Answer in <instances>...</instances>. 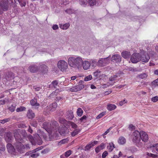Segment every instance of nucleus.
<instances>
[{
	"label": "nucleus",
	"instance_id": "nucleus-1",
	"mask_svg": "<svg viewBox=\"0 0 158 158\" xmlns=\"http://www.w3.org/2000/svg\"><path fill=\"white\" fill-rule=\"evenodd\" d=\"M27 134L24 130H19L17 132L15 133L14 136L17 141L14 144L15 146L17 151L20 153L23 152L25 148L22 143H24L26 139L25 138L27 136Z\"/></svg>",
	"mask_w": 158,
	"mask_h": 158
},
{
	"label": "nucleus",
	"instance_id": "nucleus-2",
	"mask_svg": "<svg viewBox=\"0 0 158 158\" xmlns=\"http://www.w3.org/2000/svg\"><path fill=\"white\" fill-rule=\"evenodd\" d=\"M69 65L73 68L80 69L82 66V59L80 56L72 55L68 59Z\"/></svg>",
	"mask_w": 158,
	"mask_h": 158
},
{
	"label": "nucleus",
	"instance_id": "nucleus-3",
	"mask_svg": "<svg viewBox=\"0 0 158 158\" xmlns=\"http://www.w3.org/2000/svg\"><path fill=\"white\" fill-rule=\"evenodd\" d=\"M56 122L54 121L53 122L52 126L51 124L47 122H44L43 123V126L44 129L48 133L49 136H54V134L57 131L56 129L58 127L56 124Z\"/></svg>",
	"mask_w": 158,
	"mask_h": 158
},
{
	"label": "nucleus",
	"instance_id": "nucleus-4",
	"mask_svg": "<svg viewBox=\"0 0 158 158\" xmlns=\"http://www.w3.org/2000/svg\"><path fill=\"white\" fill-rule=\"evenodd\" d=\"M145 59H144V56L141 58V54L139 53H134L133 54L131 58V62L133 63H136L140 60H141L143 62H147L150 59L149 56L147 54H145L144 56Z\"/></svg>",
	"mask_w": 158,
	"mask_h": 158
},
{
	"label": "nucleus",
	"instance_id": "nucleus-5",
	"mask_svg": "<svg viewBox=\"0 0 158 158\" xmlns=\"http://www.w3.org/2000/svg\"><path fill=\"white\" fill-rule=\"evenodd\" d=\"M132 141L137 147L141 148L143 145V143L141 141L140 137V132L138 131H135L132 135Z\"/></svg>",
	"mask_w": 158,
	"mask_h": 158
},
{
	"label": "nucleus",
	"instance_id": "nucleus-6",
	"mask_svg": "<svg viewBox=\"0 0 158 158\" xmlns=\"http://www.w3.org/2000/svg\"><path fill=\"white\" fill-rule=\"evenodd\" d=\"M28 139L29 141L32 145H35L36 143L38 145H41L42 143V141L40 137L38 134L36 135L35 138H33L31 135H29Z\"/></svg>",
	"mask_w": 158,
	"mask_h": 158
},
{
	"label": "nucleus",
	"instance_id": "nucleus-7",
	"mask_svg": "<svg viewBox=\"0 0 158 158\" xmlns=\"http://www.w3.org/2000/svg\"><path fill=\"white\" fill-rule=\"evenodd\" d=\"M57 66L59 69L61 71H64L67 68L68 64L65 61L60 60L58 62Z\"/></svg>",
	"mask_w": 158,
	"mask_h": 158
},
{
	"label": "nucleus",
	"instance_id": "nucleus-8",
	"mask_svg": "<svg viewBox=\"0 0 158 158\" xmlns=\"http://www.w3.org/2000/svg\"><path fill=\"white\" fill-rule=\"evenodd\" d=\"M108 57H109V56L105 58L100 59L97 63L98 65L99 66H104L108 64L110 61V60Z\"/></svg>",
	"mask_w": 158,
	"mask_h": 158
},
{
	"label": "nucleus",
	"instance_id": "nucleus-9",
	"mask_svg": "<svg viewBox=\"0 0 158 158\" xmlns=\"http://www.w3.org/2000/svg\"><path fill=\"white\" fill-rule=\"evenodd\" d=\"M8 0H0V6L1 8L5 11L7 10L8 8Z\"/></svg>",
	"mask_w": 158,
	"mask_h": 158
},
{
	"label": "nucleus",
	"instance_id": "nucleus-10",
	"mask_svg": "<svg viewBox=\"0 0 158 158\" xmlns=\"http://www.w3.org/2000/svg\"><path fill=\"white\" fill-rule=\"evenodd\" d=\"M140 137L142 142H147L148 139L147 134L143 131H141L140 132Z\"/></svg>",
	"mask_w": 158,
	"mask_h": 158
},
{
	"label": "nucleus",
	"instance_id": "nucleus-11",
	"mask_svg": "<svg viewBox=\"0 0 158 158\" xmlns=\"http://www.w3.org/2000/svg\"><path fill=\"white\" fill-rule=\"evenodd\" d=\"M122 58L120 55L115 54L113 55L111 57V61L116 62H120L121 61Z\"/></svg>",
	"mask_w": 158,
	"mask_h": 158
},
{
	"label": "nucleus",
	"instance_id": "nucleus-12",
	"mask_svg": "<svg viewBox=\"0 0 158 158\" xmlns=\"http://www.w3.org/2000/svg\"><path fill=\"white\" fill-rule=\"evenodd\" d=\"M7 148L9 152L14 155H16L15 152V148L11 144L8 143L7 145Z\"/></svg>",
	"mask_w": 158,
	"mask_h": 158
},
{
	"label": "nucleus",
	"instance_id": "nucleus-13",
	"mask_svg": "<svg viewBox=\"0 0 158 158\" xmlns=\"http://www.w3.org/2000/svg\"><path fill=\"white\" fill-rule=\"evenodd\" d=\"M117 76L116 75H113L111 76L109 78L110 81L108 83V86L113 85L115 83L114 81L116 80Z\"/></svg>",
	"mask_w": 158,
	"mask_h": 158
},
{
	"label": "nucleus",
	"instance_id": "nucleus-14",
	"mask_svg": "<svg viewBox=\"0 0 158 158\" xmlns=\"http://www.w3.org/2000/svg\"><path fill=\"white\" fill-rule=\"evenodd\" d=\"M57 104L56 102H54L47 107V109L51 111H54L57 107Z\"/></svg>",
	"mask_w": 158,
	"mask_h": 158
},
{
	"label": "nucleus",
	"instance_id": "nucleus-15",
	"mask_svg": "<svg viewBox=\"0 0 158 158\" xmlns=\"http://www.w3.org/2000/svg\"><path fill=\"white\" fill-rule=\"evenodd\" d=\"M28 69L32 73H35L38 71V68L35 65L33 64L29 66Z\"/></svg>",
	"mask_w": 158,
	"mask_h": 158
},
{
	"label": "nucleus",
	"instance_id": "nucleus-16",
	"mask_svg": "<svg viewBox=\"0 0 158 158\" xmlns=\"http://www.w3.org/2000/svg\"><path fill=\"white\" fill-rule=\"evenodd\" d=\"M82 65L84 69L85 70H87L89 69L90 67L89 61L87 60H85L83 62L82 61Z\"/></svg>",
	"mask_w": 158,
	"mask_h": 158
},
{
	"label": "nucleus",
	"instance_id": "nucleus-17",
	"mask_svg": "<svg viewBox=\"0 0 158 158\" xmlns=\"http://www.w3.org/2000/svg\"><path fill=\"white\" fill-rule=\"evenodd\" d=\"M14 75L11 72H8L5 74L4 76V78H5L7 81L10 80L13 78Z\"/></svg>",
	"mask_w": 158,
	"mask_h": 158
},
{
	"label": "nucleus",
	"instance_id": "nucleus-18",
	"mask_svg": "<svg viewBox=\"0 0 158 158\" xmlns=\"http://www.w3.org/2000/svg\"><path fill=\"white\" fill-rule=\"evenodd\" d=\"M12 138L11 133L10 132H8L6 134L5 139L7 142H10L11 141Z\"/></svg>",
	"mask_w": 158,
	"mask_h": 158
},
{
	"label": "nucleus",
	"instance_id": "nucleus-19",
	"mask_svg": "<svg viewBox=\"0 0 158 158\" xmlns=\"http://www.w3.org/2000/svg\"><path fill=\"white\" fill-rule=\"evenodd\" d=\"M90 64V67L91 69H93L97 66V64L96 60L95 59H92L89 61Z\"/></svg>",
	"mask_w": 158,
	"mask_h": 158
},
{
	"label": "nucleus",
	"instance_id": "nucleus-20",
	"mask_svg": "<svg viewBox=\"0 0 158 158\" xmlns=\"http://www.w3.org/2000/svg\"><path fill=\"white\" fill-rule=\"evenodd\" d=\"M27 116L30 119H31L35 117V114L31 110H28L27 113Z\"/></svg>",
	"mask_w": 158,
	"mask_h": 158
},
{
	"label": "nucleus",
	"instance_id": "nucleus-21",
	"mask_svg": "<svg viewBox=\"0 0 158 158\" xmlns=\"http://www.w3.org/2000/svg\"><path fill=\"white\" fill-rule=\"evenodd\" d=\"M122 56L125 59L128 58L131 55L130 52L127 51H124L122 52Z\"/></svg>",
	"mask_w": 158,
	"mask_h": 158
},
{
	"label": "nucleus",
	"instance_id": "nucleus-22",
	"mask_svg": "<svg viewBox=\"0 0 158 158\" xmlns=\"http://www.w3.org/2000/svg\"><path fill=\"white\" fill-rule=\"evenodd\" d=\"M150 150H152V152H154L155 151L154 149H156V150L158 152V144L156 143L153 145H151L149 147Z\"/></svg>",
	"mask_w": 158,
	"mask_h": 158
},
{
	"label": "nucleus",
	"instance_id": "nucleus-23",
	"mask_svg": "<svg viewBox=\"0 0 158 158\" xmlns=\"http://www.w3.org/2000/svg\"><path fill=\"white\" fill-rule=\"evenodd\" d=\"M116 106L114 104H109L107 105V109L109 111L113 110L116 108Z\"/></svg>",
	"mask_w": 158,
	"mask_h": 158
},
{
	"label": "nucleus",
	"instance_id": "nucleus-24",
	"mask_svg": "<svg viewBox=\"0 0 158 158\" xmlns=\"http://www.w3.org/2000/svg\"><path fill=\"white\" fill-rule=\"evenodd\" d=\"M105 148V145L104 143H102L100 145L98 146L95 149V152L98 153L101 150Z\"/></svg>",
	"mask_w": 158,
	"mask_h": 158
},
{
	"label": "nucleus",
	"instance_id": "nucleus-25",
	"mask_svg": "<svg viewBox=\"0 0 158 158\" xmlns=\"http://www.w3.org/2000/svg\"><path fill=\"white\" fill-rule=\"evenodd\" d=\"M70 26V24L69 23H67L64 24H60V28L63 30H66L68 29Z\"/></svg>",
	"mask_w": 158,
	"mask_h": 158
},
{
	"label": "nucleus",
	"instance_id": "nucleus-26",
	"mask_svg": "<svg viewBox=\"0 0 158 158\" xmlns=\"http://www.w3.org/2000/svg\"><path fill=\"white\" fill-rule=\"evenodd\" d=\"M126 140L123 137H120L118 139V142L120 144H123L125 143Z\"/></svg>",
	"mask_w": 158,
	"mask_h": 158
},
{
	"label": "nucleus",
	"instance_id": "nucleus-27",
	"mask_svg": "<svg viewBox=\"0 0 158 158\" xmlns=\"http://www.w3.org/2000/svg\"><path fill=\"white\" fill-rule=\"evenodd\" d=\"M148 76V74L144 73L138 75L137 77L140 79H145Z\"/></svg>",
	"mask_w": 158,
	"mask_h": 158
},
{
	"label": "nucleus",
	"instance_id": "nucleus-28",
	"mask_svg": "<svg viewBox=\"0 0 158 158\" xmlns=\"http://www.w3.org/2000/svg\"><path fill=\"white\" fill-rule=\"evenodd\" d=\"M67 114L68 115V118L69 119H72L74 117L73 113L72 110H70L68 111L67 112Z\"/></svg>",
	"mask_w": 158,
	"mask_h": 158
},
{
	"label": "nucleus",
	"instance_id": "nucleus-29",
	"mask_svg": "<svg viewBox=\"0 0 158 158\" xmlns=\"http://www.w3.org/2000/svg\"><path fill=\"white\" fill-rule=\"evenodd\" d=\"M65 129H66V128L65 127H63L61 129H58L59 132L61 135L64 136L65 135Z\"/></svg>",
	"mask_w": 158,
	"mask_h": 158
},
{
	"label": "nucleus",
	"instance_id": "nucleus-30",
	"mask_svg": "<svg viewBox=\"0 0 158 158\" xmlns=\"http://www.w3.org/2000/svg\"><path fill=\"white\" fill-rule=\"evenodd\" d=\"M114 148V145L112 143H109V145L107 146V148L110 152H111Z\"/></svg>",
	"mask_w": 158,
	"mask_h": 158
},
{
	"label": "nucleus",
	"instance_id": "nucleus-31",
	"mask_svg": "<svg viewBox=\"0 0 158 158\" xmlns=\"http://www.w3.org/2000/svg\"><path fill=\"white\" fill-rule=\"evenodd\" d=\"M37 100L35 99H34L31 100L30 101V103L32 106H38L39 105V104L37 102Z\"/></svg>",
	"mask_w": 158,
	"mask_h": 158
},
{
	"label": "nucleus",
	"instance_id": "nucleus-32",
	"mask_svg": "<svg viewBox=\"0 0 158 158\" xmlns=\"http://www.w3.org/2000/svg\"><path fill=\"white\" fill-rule=\"evenodd\" d=\"M26 110V107L24 106H21L17 108L16 110L17 112H19L25 110Z\"/></svg>",
	"mask_w": 158,
	"mask_h": 158
},
{
	"label": "nucleus",
	"instance_id": "nucleus-33",
	"mask_svg": "<svg viewBox=\"0 0 158 158\" xmlns=\"http://www.w3.org/2000/svg\"><path fill=\"white\" fill-rule=\"evenodd\" d=\"M77 91L81 90L84 88V85L82 84H79L76 86Z\"/></svg>",
	"mask_w": 158,
	"mask_h": 158
},
{
	"label": "nucleus",
	"instance_id": "nucleus-34",
	"mask_svg": "<svg viewBox=\"0 0 158 158\" xmlns=\"http://www.w3.org/2000/svg\"><path fill=\"white\" fill-rule=\"evenodd\" d=\"M89 3L91 6H94L96 4V0H89Z\"/></svg>",
	"mask_w": 158,
	"mask_h": 158
},
{
	"label": "nucleus",
	"instance_id": "nucleus-35",
	"mask_svg": "<svg viewBox=\"0 0 158 158\" xmlns=\"http://www.w3.org/2000/svg\"><path fill=\"white\" fill-rule=\"evenodd\" d=\"M83 111L81 108H78L77 111V115L79 116H81L83 114Z\"/></svg>",
	"mask_w": 158,
	"mask_h": 158
},
{
	"label": "nucleus",
	"instance_id": "nucleus-36",
	"mask_svg": "<svg viewBox=\"0 0 158 158\" xmlns=\"http://www.w3.org/2000/svg\"><path fill=\"white\" fill-rule=\"evenodd\" d=\"M80 130L78 129H76L71 133L72 136H74L80 132Z\"/></svg>",
	"mask_w": 158,
	"mask_h": 158
},
{
	"label": "nucleus",
	"instance_id": "nucleus-37",
	"mask_svg": "<svg viewBox=\"0 0 158 158\" xmlns=\"http://www.w3.org/2000/svg\"><path fill=\"white\" fill-rule=\"evenodd\" d=\"M100 72H101L100 70H97L94 72L93 73L95 77H100L99 76V74L100 73Z\"/></svg>",
	"mask_w": 158,
	"mask_h": 158
},
{
	"label": "nucleus",
	"instance_id": "nucleus-38",
	"mask_svg": "<svg viewBox=\"0 0 158 158\" xmlns=\"http://www.w3.org/2000/svg\"><path fill=\"white\" fill-rule=\"evenodd\" d=\"M92 78V76L91 75H89L85 77L84 81H88L91 80Z\"/></svg>",
	"mask_w": 158,
	"mask_h": 158
},
{
	"label": "nucleus",
	"instance_id": "nucleus-39",
	"mask_svg": "<svg viewBox=\"0 0 158 158\" xmlns=\"http://www.w3.org/2000/svg\"><path fill=\"white\" fill-rule=\"evenodd\" d=\"M92 147H93V145L91 143L86 146L85 147V150H89Z\"/></svg>",
	"mask_w": 158,
	"mask_h": 158
},
{
	"label": "nucleus",
	"instance_id": "nucleus-40",
	"mask_svg": "<svg viewBox=\"0 0 158 158\" xmlns=\"http://www.w3.org/2000/svg\"><path fill=\"white\" fill-rule=\"evenodd\" d=\"M80 4L83 6H85L87 4L86 0H80Z\"/></svg>",
	"mask_w": 158,
	"mask_h": 158
},
{
	"label": "nucleus",
	"instance_id": "nucleus-41",
	"mask_svg": "<svg viewBox=\"0 0 158 158\" xmlns=\"http://www.w3.org/2000/svg\"><path fill=\"white\" fill-rule=\"evenodd\" d=\"M106 112H102L100 114L98 115L96 117V118L97 119H98L101 118H102L103 116L105 114Z\"/></svg>",
	"mask_w": 158,
	"mask_h": 158
},
{
	"label": "nucleus",
	"instance_id": "nucleus-42",
	"mask_svg": "<svg viewBox=\"0 0 158 158\" xmlns=\"http://www.w3.org/2000/svg\"><path fill=\"white\" fill-rule=\"evenodd\" d=\"M58 82L57 81L55 80L53 81L52 83V85L55 88L58 85Z\"/></svg>",
	"mask_w": 158,
	"mask_h": 158
},
{
	"label": "nucleus",
	"instance_id": "nucleus-43",
	"mask_svg": "<svg viewBox=\"0 0 158 158\" xmlns=\"http://www.w3.org/2000/svg\"><path fill=\"white\" fill-rule=\"evenodd\" d=\"M69 90H70V91L72 92H77V88H76V86H74L71 88Z\"/></svg>",
	"mask_w": 158,
	"mask_h": 158
},
{
	"label": "nucleus",
	"instance_id": "nucleus-44",
	"mask_svg": "<svg viewBox=\"0 0 158 158\" xmlns=\"http://www.w3.org/2000/svg\"><path fill=\"white\" fill-rule=\"evenodd\" d=\"M128 69L130 71H131L133 72H135L138 71L137 69L132 67L128 68Z\"/></svg>",
	"mask_w": 158,
	"mask_h": 158
},
{
	"label": "nucleus",
	"instance_id": "nucleus-45",
	"mask_svg": "<svg viewBox=\"0 0 158 158\" xmlns=\"http://www.w3.org/2000/svg\"><path fill=\"white\" fill-rule=\"evenodd\" d=\"M10 120V118H5L3 120H1L0 123L2 124H4L6 122H8Z\"/></svg>",
	"mask_w": 158,
	"mask_h": 158
},
{
	"label": "nucleus",
	"instance_id": "nucleus-46",
	"mask_svg": "<svg viewBox=\"0 0 158 158\" xmlns=\"http://www.w3.org/2000/svg\"><path fill=\"white\" fill-rule=\"evenodd\" d=\"M16 106L12 105L9 108V110L11 112H13Z\"/></svg>",
	"mask_w": 158,
	"mask_h": 158
},
{
	"label": "nucleus",
	"instance_id": "nucleus-47",
	"mask_svg": "<svg viewBox=\"0 0 158 158\" xmlns=\"http://www.w3.org/2000/svg\"><path fill=\"white\" fill-rule=\"evenodd\" d=\"M68 142V140L67 139H64L63 140H61L59 143V144H64L65 143H67Z\"/></svg>",
	"mask_w": 158,
	"mask_h": 158
},
{
	"label": "nucleus",
	"instance_id": "nucleus-48",
	"mask_svg": "<svg viewBox=\"0 0 158 158\" xmlns=\"http://www.w3.org/2000/svg\"><path fill=\"white\" fill-rule=\"evenodd\" d=\"M152 101L153 102H156L158 101V96H156L153 97L151 99Z\"/></svg>",
	"mask_w": 158,
	"mask_h": 158
},
{
	"label": "nucleus",
	"instance_id": "nucleus-49",
	"mask_svg": "<svg viewBox=\"0 0 158 158\" xmlns=\"http://www.w3.org/2000/svg\"><path fill=\"white\" fill-rule=\"evenodd\" d=\"M147 155L148 156H150L153 158H155L157 156V155H156L152 154L151 153H149L148 152L147 153Z\"/></svg>",
	"mask_w": 158,
	"mask_h": 158
},
{
	"label": "nucleus",
	"instance_id": "nucleus-50",
	"mask_svg": "<svg viewBox=\"0 0 158 158\" xmlns=\"http://www.w3.org/2000/svg\"><path fill=\"white\" fill-rule=\"evenodd\" d=\"M39 150V149L38 148H36L35 150H33L32 151H31V153L33 154L39 153L38 152Z\"/></svg>",
	"mask_w": 158,
	"mask_h": 158
},
{
	"label": "nucleus",
	"instance_id": "nucleus-51",
	"mask_svg": "<svg viewBox=\"0 0 158 158\" xmlns=\"http://www.w3.org/2000/svg\"><path fill=\"white\" fill-rule=\"evenodd\" d=\"M127 101L126 99H124L123 101H121L119 103V104L120 106H122L125 103L127 102Z\"/></svg>",
	"mask_w": 158,
	"mask_h": 158
},
{
	"label": "nucleus",
	"instance_id": "nucleus-52",
	"mask_svg": "<svg viewBox=\"0 0 158 158\" xmlns=\"http://www.w3.org/2000/svg\"><path fill=\"white\" fill-rule=\"evenodd\" d=\"M72 151L71 150L67 151L65 153V156L66 157L69 156L71 154Z\"/></svg>",
	"mask_w": 158,
	"mask_h": 158
},
{
	"label": "nucleus",
	"instance_id": "nucleus-53",
	"mask_svg": "<svg viewBox=\"0 0 158 158\" xmlns=\"http://www.w3.org/2000/svg\"><path fill=\"white\" fill-rule=\"evenodd\" d=\"M40 153H37L36 154H32V153H31V157L33 158H35L38 157Z\"/></svg>",
	"mask_w": 158,
	"mask_h": 158
},
{
	"label": "nucleus",
	"instance_id": "nucleus-54",
	"mask_svg": "<svg viewBox=\"0 0 158 158\" xmlns=\"http://www.w3.org/2000/svg\"><path fill=\"white\" fill-rule=\"evenodd\" d=\"M152 85H158V79L153 81L152 82Z\"/></svg>",
	"mask_w": 158,
	"mask_h": 158
},
{
	"label": "nucleus",
	"instance_id": "nucleus-55",
	"mask_svg": "<svg viewBox=\"0 0 158 158\" xmlns=\"http://www.w3.org/2000/svg\"><path fill=\"white\" fill-rule=\"evenodd\" d=\"M70 124L72 127L73 128H76L77 127V125L73 123L70 122Z\"/></svg>",
	"mask_w": 158,
	"mask_h": 158
},
{
	"label": "nucleus",
	"instance_id": "nucleus-56",
	"mask_svg": "<svg viewBox=\"0 0 158 158\" xmlns=\"http://www.w3.org/2000/svg\"><path fill=\"white\" fill-rule=\"evenodd\" d=\"M31 125L34 127H36L37 125V123L36 121H33L31 123Z\"/></svg>",
	"mask_w": 158,
	"mask_h": 158
},
{
	"label": "nucleus",
	"instance_id": "nucleus-57",
	"mask_svg": "<svg viewBox=\"0 0 158 158\" xmlns=\"http://www.w3.org/2000/svg\"><path fill=\"white\" fill-rule=\"evenodd\" d=\"M108 152L107 151H105L102 154V158H105L106 156L107 155Z\"/></svg>",
	"mask_w": 158,
	"mask_h": 158
},
{
	"label": "nucleus",
	"instance_id": "nucleus-58",
	"mask_svg": "<svg viewBox=\"0 0 158 158\" xmlns=\"http://www.w3.org/2000/svg\"><path fill=\"white\" fill-rule=\"evenodd\" d=\"M52 28L54 30H56L58 29L59 28V27L58 25L56 24H55L53 25L52 27Z\"/></svg>",
	"mask_w": 158,
	"mask_h": 158
},
{
	"label": "nucleus",
	"instance_id": "nucleus-59",
	"mask_svg": "<svg viewBox=\"0 0 158 158\" xmlns=\"http://www.w3.org/2000/svg\"><path fill=\"white\" fill-rule=\"evenodd\" d=\"M6 102L5 100L2 99L0 100V106L4 105Z\"/></svg>",
	"mask_w": 158,
	"mask_h": 158
},
{
	"label": "nucleus",
	"instance_id": "nucleus-60",
	"mask_svg": "<svg viewBox=\"0 0 158 158\" xmlns=\"http://www.w3.org/2000/svg\"><path fill=\"white\" fill-rule=\"evenodd\" d=\"M129 128L131 130H132L135 129V126L132 124H130L129 126Z\"/></svg>",
	"mask_w": 158,
	"mask_h": 158
},
{
	"label": "nucleus",
	"instance_id": "nucleus-61",
	"mask_svg": "<svg viewBox=\"0 0 158 158\" xmlns=\"http://www.w3.org/2000/svg\"><path fill=\"white\" fill-rule=\"evenodd\" d=\"M41 134L45 139H47V136L45 134L44 132H41Z\"/></svg>",
	"mask_w": 158,
	"mask_h": 158
},
{
	"label": "nucleus",
	"instance_id": "nucleus-62",
	"mask_svg": "<svg viewBox=\"0 0 158 158\" xmlns=\"http://www.w3.org/2000/svg\"><path fill=\"white\" fill-rule=\"evenodd\" d=\"M86 118V117L85 115H84L80 118V120L81 121V122H82Z\"/></svg>",
	"mask_w": 158,
	"mask_h": 158
},
{
	"label": "nucleus",
	"instance_id": "nucleus-63",
	"mask_svg": "<svg viewBox=\"0 0 158 158\" xmlns=\"http://www.w3.org/2000/svg\"><path fill=\"white\" fill-rule=\"evenodd\" d=\"M98 142L97 141H94V142L91 143V144L93 145V146H94L95 145L97 144Z\"/></svg>",
	"mask_w": 158,
	"mask_h": 158
},
{
	"label": "nucleus",
	"instance_id": "nucleus-64",
	"mask_svg": "<svg viewBox=\"0 0 158 158\" xmlns=\"http://www.w3.org/2000/svg\"><path fill=\"white\" fill-rule=\"evenodd\" d=\"M31 151H29L28 152H27L25 154L26 156H31Z\"/></svg>",
	"mask_w": 158,
	"mask_h": 158
}]
</instances>
